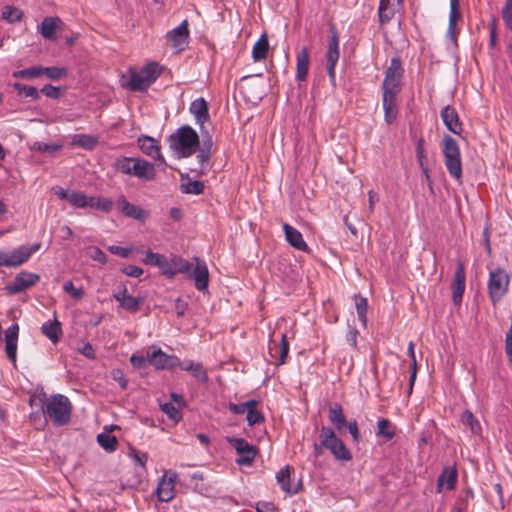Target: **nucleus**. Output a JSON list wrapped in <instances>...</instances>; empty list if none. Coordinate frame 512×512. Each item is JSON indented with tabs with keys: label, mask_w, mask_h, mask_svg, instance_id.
<instances>
[{
	"label": "nucleus",
	"mask_w": 512,
	"mask_h": 512,
	"mask_svg": "<svg viewBox=\"0 0 512 512\" xmlns=\"http://www.w3.org/2000/svg\"><path fill=\"white\" fill-rule=\"evenodd\" d=\"M246 413V419L250 426L264 422V415L256 409V406L249 407Z\"/></svg>",
	"instance_id": "obj_53"
},
{
	"label": "nucleus",
	"mask_w": 512,
	"mask_h": 512,
	"mask_svg": "<svg viewBox=\"0 0 512 512\" xmlns=\"http://www.w3.org/2000/svg\"><path fill=\"white\" fill-rule=\"evenodd\" d=\"M441 118L443 120L444 125L453 134L460 135L462 133V123L459 120L458 113L453 107L449 105L445 106L441 110Z\"/></svg>",
	"instance_id": "obj_21"
},
{
	"label": "nucleus",
	"mask_w": 512,
	"mask_h": 512,
	"mask_svg": "<svg viewBox=\"0 0 512 512\" xmlns=\"http://www.w3.org/2000/svg\"><path fill=\"white\" fill-rule=\"evenodd\" d=\"M121 86L131 91H147L151 86L135 67H129L127 72L120 78Z\"/></svg>",
	"instance_id": "obj_11"
},
{
	"label": "nucleus",
	"mask_w": 512,
	"mask_h": 512,
	"mask_svg": "<svg viewBox=\"0 0 512 512\" xmlns=\"http://www.w3.org/2000/svg\"><path fill=\"white\" fill-rule=\"evenodd\" d=\"M501 14L506 28L512 31V0H506Z\"/></svg>",
	"instance_id": "obj_55"
},
{
	"label": "nucleus",
	"mask_w": 512,
	"mask_h": 512,
	"mask_svg": "<svg viewBox=\"0 0 512 512\" xmlns=\"http://www.w3.org/2000/svg\"><path fill=\"white\" fill-rule=\"evenodd\" d=\"M65 30V25L59 17H45L40 25L38 32H56Z\"/></svg>",
	"instance_id": "obj_36"
},
{
	"label": "nucleus",
	"mask_w": 512,
	"mask_h": 512,
	"mask_svg": "<svg viewBox=\"0 0 512 512\" xmlns=\"http://www.w3.org/2000/svg\"><path fill=\"white\" fill-rule=\"evenodd\" d=\"M283 230L285 234V239L288 242L290 246L293 248L303 251V252H309V246L303 239L302 234L300 231H298L296 228L292 227L288 223L283 224Z\"/></svg>",
	"instance_id": "obj_22"
},
{
	"label": "nucleus",
	"mask_w": 512,
	"mask_h": 512,
	"mask_svg": "<svg viewBox=\"0 0 512 512\" xmlns=\"http://www.w3.org/2000/svg\"><path fill=\"white\" fill-rule=\"evenodd\" d=\"M43 75H46L51 80H58L67 76V70L63 67H43Z\"/></svg>",
	"instance_id": "obj_51"
},
{
	"label": "nucleus",
	"mask_w": 512,
	"mask_h": 512,
	"mask_svg": "<svg viewBox=\"0 0 512 512\" xmlns=\"http://www.w3.org/2000/svg\"><path fill=\"white\" fill-rule=\"evenodd\" d=\"M97 442L106 451L112 452L116 450L117 439L114 435L109 433H100L97 435Z\"/></svg>",
	"instance_id": "obj_43"
},
{
	"label": "nucleus",
	"mask_w": 512,
	"mask_h": 512,
	"mask_svg": "<svg viewBox=\"0 0 512 512\" xmlns=\"http://www.w3.org/2000/svg\"><path fill=\"white\" fill-rule=\"evenodd\" d=\"M62 148L60 144H48L37 141L34 143V149L42 153H54Z\"/></svg>",
	"instance_id": "obj_56"
},
{
	"label": "nucleus",
	"mask_w": 512,
	"mask_h": 512,
	"mask_svg": "<svg viewBox=\"0 0 512 512\" xmlns=\"http://www.w3.org/2000/svg\"><path fill=\"white\" fill-rule=\"evenodd\" d=\"M43 75L42 66H32L13 73L16 78L33 79Z\"/></svg>",
	"instance_id": "obj_45"
},
{
	"label": "nucleus",
	"mask_w": 512,
	"mask_h": 512,
	"mask_svg": "<svg viewBox=\"0 0 512 512\" xmlns=\"http://www.w3.org/2000/svg\"><path fill=\"white\" fill-rule=\"evenodd\" d=\"M143 262L147 265L159 267L163 275L167 278H173L171 261H169L166 256L148 251L145 254Z\"/></svg>",
	"instance_id": "obj_19"
},
{
	"label": "nucleus",
	"mask_w": 512,
	"mask_h": 512,
	"mask_svg": "<svg viewBox=\"0 0 512 512\" xmlns=\"http://www.w3.org/2000/svg\"><path fill=\"white\" fill-rule=\"evenodd\" d=\"M112 297L119 303V306L129 313H137L143 305L144 297H134L128 292L125 285L118 286Z\"/></svg>",
	"instance_id": "obj_10"
},
{
	"label": "nucleus",
	"mask_w": 512,
	"mask_h": 512,
	"mask_svg": "<svg viewBox=\"0 0 512 512\" xmlns=\"http://www.w3.org/2000/svg\"><path fill=\"white\" fill-rule=\"evenodd\" d=\"M69 203L74 208H86L90 204V196H87L81 191H71Z\"/></svg>",
	"instance_id": "obj_44"
},
{
	"label": "nucleus",
	"mask_w": 512,
	"mask_h": 512,
	"mask_svg": "<svg viewBox=\"0 0 512 512\" xmlns=\"http://www.w3.org/2000/svg\"><path fill=\"white\" fill-rule=\"evenodd\" d=\"M121 271L125 275L131 276V277H139L143 274V269L138 266H135V265H128L126 267H123L121 269Z\"/></svg>",
	"instance_id": "obj_62"
},
{
	"label": "nucleus",
	"mask_w": 512,
	"mask_h": 512,
	"mask_svg": "<svg viewBox=\"0 0 512 512\" xmlns=\"http://www.w3.org/2000/svg\"><path fill=\"white\" fill-rule=\"evenodd\" d=\"M352 436L354 442L359 443L361 440V434L358 428L357 421L355 419L347 422L346 426Z\"/></svg>",
	"instance_id": "obj_59"
},
{
	"label": "nucleus",
	"mask_w": 512,
	"mask_h": 512,
	"mask_svg": "<svg viewBox=\"0 0 512 512\" xmlns=\"http://www.w3.org/2000/svg\"><path fill=\"white\" fill-rule=\"evenodd\" d=\"M258 405V401L256 400H248L244 403H239V404H235V403H230L229 404V410L234 413V414H244L245 412H247V409L251 406H257Z\"/></svg>",
	"instance_id": "obj_54"
},
{
	"label": "nucleus",
	"mask_w": 512,
	"mask_h": 512,
	"mask_svg": "<svg viewBox=\"0 0 512 512\" xmlns=\"http://www.w3.org/2000/svg\"><path fill=\"white\" fill-rule=\"evenodd\" d=\"M269 41L267 34H261L260 38L254 44L252 49V58L255 62L266 59L269 51Z\"/></svg>",
	"instance_id": "obj_34"
},
{
	"label": "nucleus",
	"mask_w": 512,
	"mask_h": 512,
	"mask_svg": "<svg viewBox=\"0 0 512 512\" xmlns=\"http://www.w3.org/2000/svg\"><path fill=\"white\" fill-rule=\"evenodd\" d=\"M205 185L202 181L191 180L188 175H181V191L185 194L199 195L203 193Z\"/></svg>",
	"instance_id": "obj_33"
},
{
	"label": "nucleus",
	"mask_w": 512,
	"mask_h": 512,
	"mask_svg": "<svg viewBox=\"0 0 512 512\" xmlns=\"http://www.w3.org/2000/svg\"><path fill=\"white\" fill-rule=\"evenodd\" d=\"M137 142L139 148L144 154L165 163V159L160 152V146L154 138L142 135L138 138Z\"/></svg>",
	"instance_id": "obj_24"
},
{
	"label": "nucleus",
	"mask_w": 512,
	"mask_h": 512,
	"mask_svg": "<svg viewBox=\"0 0 512 512\" xmlns=\"http://www.w3.org/2000/svg\"><path fill=\"white\" fill-rule=\"evenodd\" d=\"M396 95L397 94L383 93L382 102L384 109V118L387 124H392L398 115Z\"/></svg>",
	"instance_id": "obj_28"
},
{
	"label": "nucleus",
	"mask_w": 512,
	"mask_h": 512,
	"mask_svg": "<svg viewBox=\"0 0 512 512\" xmlns=\"http://www.w3.org/2000/svg\"><path fill=\"white\" fill-rule=\"evenodd\" d=\"M112 379L116 381L122 389H125L128 385V380L126 379L124 373L120 369H114L111 372Z\"/></svg>",
	"instance_id": "obj_60"
},
{
	"label": "nucleus",
	"mask_w": 512,
	"mask_h": 512,
	"mask_svg": "<svg viewBox=\"0 0 512 512\" xmlns=\"http://www.w3.org/2000/svg\"><path fill=\"white\" fill-rule=\"evenodd\" d=\"M462 19L459 10V0H450L449 24L447 32H456L457 24Z\"/></svg>",
	"instance_id": "obj_38"
},
{
	"label": "nucleus",
	"mask_w": 512,
	"mask_h": 512,
	"mask_svg": "<svg viewBox=\"0 0 512 512\" xmlns=\"http://www.w3.org/2000/svg\"><path fill=\"white\" fill-rule=\"evenodd\" d=\"M289 354V342L287 335L283 333L281 335L280 343H276L272 339L269 340V355L272 359H274V364L276 366H281L286 362L287 356Z\"/></svg>",
	"instance_id": "obj_14"
},
{
	"label": "nucleus",
	"mask_w": 512,
	"mask_h": 512,
	"mask_svg": "<svg viewBox=\"0 0 512 512\" xmlns=\"http://www.w3.org/2000/svg\"><path fill=\"white\" fill-rule=\"evenodd\" d=\"M328 419L339 433H343L347 426V419L339 403H334L329 407Z\"/></svg>",
	"instance_id": "obj_25"
},
{
	"label": "nucleus",
	"mask_w": 512,
	"mask_h": 512,
	"mask_svg": "<svg viewBox=\"0 0 512 512\" xmlns=\"http://www.w3.org/2000/svg\"><path fill=\"white\" fill-rule=\"evenodd\" d=\"M117 208L128 218H132L138 221H145L149 214L146 210L140 206L134 205L124 197L120 196L116 202Z\"/></svg>",
	"instance_id": "obj_17"
},
{
	"label": "nucleus",
	"mask_w": 512,
	"mask_h": 512,
	"mask_svg": "<svg viewBox=\"0 0 512 512\" xmlns=\"http://www.w3.org/2000/svg\"><path fill=\"white\" fill-rule=\"evenodd\" d=\"M114 166L117 171L142 181H153L156 177L154 165L141 158L121 156L115 160Z\"/></svg>",
	"instance_id": "obj_5"
},
{
	"label": "nucleus",
	"mask_w": 512,
	"mask_h": 512,
	"mask_svg": "<svg viewBox=\"0 0 512 512\" xmlns=\"http://www.w3.org/2000/svg\"><path fill=\"white\" fill-rule=\"evenodd\" d=\"M376 435L378 437H383L386 441H390L395 436V426H393L389 419L380 418L377 422Z\"/></svg>",
	"instance_id": "obj_37"
},
{
	"label": "nucleus",
	"mask_w": 512,
	"mask_h": 512,
	"mask_svg": "<svg viewBox=\"0 0 512 512\" xmlns=\"http://www.w3.org/2000/svg\"><path fill=\"white\" fill-rule=\"evenodd\" d=\"M461 421L465 426L470 428L473 434L480 433L481 425L470 410H465L463 412L461 416Z\"/></svg>",
	"instance_id": "obj_42"
},
{
	"label": "nucleus",
	"mask_w": 512,
	"mask_h": 512,
	"mask_svg": "<svg viewBox=\"0 0 512 512\" xmlns=\"http://www.w3.org/2000/svg\"><path fill=\"white\" fill-rule=\"evenodd\" d=\"M19 325L13 323L5 332V353L7 358L13 363L17 359V343L19 337Z\"/></svg>",
	"instance_id": "obj_18"
},
{
	"label": "nucleus",
	"mask_w": 512,
	"mask_h": 512,
	"mask_svg": "<svg viewBox=\"0 0 512 512\" xmlns=\"http://www.w3.org/2000/svg\"><path fill=\"white\" fill-rule=\"evenodd\" d=\"M78 144L86 148H93L97 144V139L89 135H80Z\"/></svg>",
	"instance_id": "obj_64"
},
{
	"label": "nucleus",
	"mask_w": 512,
	"mask_h": 512,
	"mask_svg": "<svg viewBox=\"0 0 512 512\" xmlns=\"http://www.w3.org/2000/svg\"><path fill=\"white\" fill-rule=\"evenodd\" d=\"M315 457H320L324 449L330 451L335 459L343 462L350 461L352 454L344 442L337 436L334 429L329 426H322L319 433V442L313 445Z\"/></svg>",
	"instance_id": "obj_2"
},
{
	"label": "nucleus",
	"mask_w": 512,
	"mask_h": 512,
	"mask_svg": "<svg viewBox=\"0 0 512 512\" xmlns=\"http://www.w3.org/2000/svg\"><path fill=\"white\" fill-rule=\"evenodd\" d=\"M211 146H212V143H211V140L209 139L208 142H204V146L200 149V151L197 155V159L201 165V169H200V172L198 173V175H202L204 173L203 169L209 163V160L211 157Z\"/></svg>",
	"instance_id": "obj_46"
},
{
	"label": "nucleus",
	"mask_w": 512,
	"mask_h": 512,
	"mask_svg": "<svg viewBox=\"0 0 512 512\" xmlns=\"http://www.w3.org/2000/svg\"><path fill=\"white\" fill-rule=\"evenodd\" d=\"M164 369L172 370L179 367L182 370L183 362L175 355H167Z\"/></svg>",
	"instance_id": "obj_58"
},
{
	"label": "nucleus",
	"mask_w": 512,
	"mask_h": 512,
	"mask_svg": "<svg viewBox=\"0 0 512 512\" xmlns=\"http://www.w3.org/2000/svg\"><path fill=\"white\" fill-rule=\"evenodd\" d=\"M63 290L75 300H81L85 294L84 289L82 287L76 288L72 281H66Z\"/></svg>",
	"instance_id": "obj_52"
},
{
	"label": "nucleus",
	"mask_w": 512,
	"mask_h": 512,
	"mask_svg": "<svg viewBox=\"0 0 512 512\" xmlns=\"http://www.w3.org/2000/svg\"><path fill=\"white\" fill-rule=\"evenodd\" d=\"M309 50L307 47H302L296 56V79L298 81H305L309 70Z\"/></svg>",
	"instance_id": "obj_27"
},
{
	"label": "nucleus",
	"mask_w": 512,
	"mask_h": 512,
	"mask_svg": "<svg viewBox=\"0 0 512 512\" xmlns=\"http://www.w3.org/2000/svg\"><path fill=\"white\" fill-rule=\"evenodd\" d=\"M196 265L179 256H173L171 259L173 277L177 273L186 274L193 279L195 287L199 291L207 289L209 283V271L204 261L195 258Z\"/></svg>",
	"instance_id": "obj_3"
},
{
	"label": "nucleus",
	"mask_w": 512,
	"mask_h": 512,
	"mask_svg": "<svg viewBox=\"0 0 512 512\" xmlns=\"http://www.w3.org/2000/svg\"><path fill=\"white\" fill-rule=\"evenodd\" d=\"M165 38V43L176 53L185 50L189 43V34H166Z\"/></svg>",
	"instance_id": "obj_35"
},
{
	"label": "nucleus",
	"mask_w": 512,
	"mask_h": 512,
	"mask_svg": "<svg viewBox=\"0 0 512 512\" xmlns=\"http://www.w3.org/2000/svg\"><path fill=\"white\" fill-rule=\"evenodd\" d=\"M227 441L235 449L238 457L236 463L240 466H250L255 460L258 449L249 444L244 438L228 437Z\"/></svg>",
	"instance_id": "obj_9"
},
{
	"label": "nucleus",
	"mask_w": 512,
	"mask_h": 512,
	"mask_svg": "<svg viewBox=\"0 0 512 512\" xmlns=\"http://www.w3.org/2000/svg\"><path fill=\"white\" fill-rule=\"evenodd\" d=\"M169 145L179 158H188L196 152L200 140L192 127L184 125L170 135Z\"/></svg>",
	"instance_id": "obj_4"
},
{
	"label": "nucleus",
	"mask_w": 512,
	"mask_h": 512,
	"mask_svg": "<svg viewBox=\"0 0 512 512\" xmlns=\"http://www.w3.org/2000/svg\"><path fill=\"white\" fill-rule=\"evenodd\" d=\"M441 146L448 173L460 182L462 178V160L458 143L450 135H444Z\"/></svg>",
	"instance_id": "obj_6"
},
{
	"label": "nucleus",
	"mask_w": 512,
	"mask_h": 512,
	"mask_svg": "<svg viewBox=\"0 0 512 512\" xmlns=\"http://www.w3.org/2000/svg\"><path fill=\"white\" fill-rule=\"evenodd\" d=\"M457 483V470L453 467H445L437 480V492L441 493L445 487L447 490L455 489Z\"/></svg>",
	"instance_id": "obj_26"
},
{
	"label": "nucleus",
	"mask_w": 512,
	"mask_h": 512,
	"mask_svg": "<svg viewBox=\"0 0 512 512\" xmlns=\"http://www.w3.org/2000/svg\"><path fill=\"white\" fill-rule=\"evenodd\" d=\"M40 249V243L31 246H20L8 252L9 267H17L25 263L30 256Z\"/></svg>",
	"instance_id": "obj_16"
},
{
	"label": "nucleus",
	"mask_w": 512,
	"mask_h": 512,
	"mask_svg": "<svg viewBox=\"0 0 512 512\" xmlns=\"http://www.w3.org/2000/svg\"><path fill=\"white\" fill-rule=\"evenodd\" d=\"M41 332L54 344L58 343L62 337L61 323L54 315L53 321H47L42 324Z\"/></svg>",
	"instance_id": "obj_29"
},
{
	"label": "nucleus",
	"mask_w": 512,
	"mask_h": 512,
	"mask_svg": "<svg viewBox=\"0 0 512 512\" xmlns=\"http://www.w3.org/2000/svg\"><path fill=\"white\" fill-rule=\"evenodd\" d=\"M42 413L46 421H51L56 427L70 423L72 416V403L62 394H54L42 401Z\"/></svg>",
	"instance_id": "obj_1"
},
{
	"label": "nucleus",
	"mask_w": 512,
	"mask_h": 512,
	"mask_svg": "<svg viewBox=\"0 0 512 512\" xmlns=\"http://www.w3.org/2000/svg\"><path fill=\"white\" fill-rule=\"evenodd\" d=\"M168 354L163 352L161 348L147 352L148 363L158 370H164L165 360Z\"/></svg>",
	"instance_id": "obj_40"
},
{
	"label": "nucleus",
	"mask_w": 512,
	"mask_h": 512,
	"mask_svg": "<svg viewBox=\"0 0 512 512\" xmlns=\"http://www.w3.org/2000/svg\"><path fill=\"white\" fill-rule=\"evenodd\" d=\"M160 408L173 421L178 422L182 418L179 407L175 406L174 403L161 404Z\"/></svg>",
	"instance_id": "obj_50"
},
{
	"label": "nucleus",
	"mask_w": 512,
	"mask_h": 512,
	"mask_svg": "<svg viewBox=\"0 0 512 512\" xmlns=\"http://www.w3.org/2000/svg\"><path fill=\"white\" fill-rule=\"evenodd\" d=\"M14 88L18 91L19 94L24 95L25 97H29L34 100L39 98V91L33 86L22 83H15Z\"/></svg>",
	"instance_id": "obj_49"
},
{
	"label": "nucleus",
	"mask_w": 512,
	"mask_h": 512,
	"mask_svg": "<svg viewBox=\"0 0 512 512\" xmlns=\"http://www.w3.org/2000/svg\"><path fill=\"white\" fill-rule=\"evenodd\" d=\"M403 72L401 60L398 57H393L385 72L382 83L383 93L398 94L400 92V81Z\"/></svg>",
	"instance_id": "obj_8"
},
{
	"label": "nucleus",
	"mask_w": 512,
	"mask_h": 512,
	"mask_svg": "<svg viewBox=\"0 0 512 512\" xmlns=\"http://www.w3.org/2000/svg\"><path fill=\"white\" fill-rule=\"evenodd\" d=\"M340 51H339V38L338 34H332V37L329 40L327 51H326V62H327V71L331 84L335 86L336 83V73L335 67L339 60Z\"/></svg>",
	"instance_id": "obj_12"
},
{
	"label": "nucleus",
	"mask_w": 512,
	"mask_h": 512,
	"mask_svg": "<svg viewBox=\"0 0 512 512\" xmlns=\"http://www.w3.org/2000/svg\"><path fill=\"white\" fill-rule=\"evenodd\" d=\"M465 267L462 261H458L454 278L451 284L452 300L455 305H460L466 287Z\"/></svg>",
	"instance_id": "obj_13"
},
{
	"label": "nucleus",
	"mask_w": 512,
	"mask_h": 512,
	"mask_svg": "<svg viewBox=\"0 0 512 512\" xmlns=\"http://www.w3.org/2000/svg\"><path fill=\"white\" fill-rule=\"evenodd\" d=\"M174 480L172 478L166 479L164 476L158 483L156 495L161 502H169L174 498Z\"/></svg>",
	"instance_id": "obj_30"
},
{
	"label": "nucleus",
	"mask_w": 512,
	"mask_h": 512,
	"mask_svg": "<svg viewBox=\"0 0 512 512\" xmlns=\"http://www.w3.org/2000/svg\"><path fill=\"white\" fill-rule=\"evenodd\" d=\"M509 283L510 277L504 269L497 268L490 272L488 280V294L494 305L507 293Z\"/></svg>",
	"instance_id": "obj_7"
},
{
	"label": "nucleus",
	"mask_w": 512,
	"mask_h": 512,
	"mask_svg": "<svg viewBox=\"0 0 512 512\" xmlns=\"http://www.w3.org/2000/svg\"><path fill=\"white\" fill-rule=\"evenodd\" d=\"M41 92L49 98L57 99L60 96V89L51 84H46L41 89Z\"/></svg>",
	"instance_id": "obj_61"
},
{
	"label": "nucleus",
	"mask_w": 512,
	"mask_h": 512,
	"mask_svg": "<svg viewBox=\"0 0 512 512\" xmlns=\"http://www.w3.org/2000/svg\"><path fill=\"white\" fill-rule=\"evenodd\" d=\"M113 201L108 198L90 196L89 207L105 213H109L113 209Z\"/></svg>",
	"instance_id": "obj_41"
},
{
	"label": "nucleus",
	"mask_w": 512,
	"mask_h": 512,
	"mask_svg": "<svg viewBox=\"0 0 512 512\" xmlns=\"http://www.w3.org/2000/svg\"><path fill=\"white\" fill-rule=\"evenodd\" d=\"M355 306L359 320L361 321L363 326H366L368 308L367 299L364 297H355Z\"/></svg>",
	"instance_id": "obj_48"
},
{
	"label": "nucleus",
	"mask_w": 512,
	"mask_h": 512,
	"mask_svg": "<svg viewBox=\"0 0 512 512\" xmlns=\"http://www.w3.org/2000/svg\"><path fill=\"white\" fill-rule=\"evenodd\" d=\"M189 111L194 116L196 123L200 126L202 131L204 124L210 120L206 100L202 97L195 99L191 102Z\"/></svg>",
	"instance_id": "obj_20"
},
{
	"label": "nucleus",
	"mask_w": 512,
	"mask_h": 512,
	"mask_svg": "<svg viewBox=\"0 0 512 512\" xmlns=\"http://www.w3.org/2000/svg\"><path fill=\"white\" fill-rule=\"evenodd\" d=\"M290 474H291L290 466H285L277 473L276 479L283 491H285L287 493H291V492L296 493L297 489H293L290 485Z\"/></svg>",
	"instance_id": "obj_39"
},
{
	"label": "nucleus",
	"mask_w": 512,
	"mask_h": 512,
	"mask_svg": "<svg viewBox=\"0 0 512 512\" xmlns=\"http://www.w3.org/2000/svg\"><path fill=\"white\" fill-rule=\"evenodd\" d=\"M39 279L40 277L36 273L22 271L15 277L13 283L7 286V290L11 294L20 293L35 285Z\"/></svg>",
	"instance_id": "obj_15"
},
{
	"label": "nucleus",
	"mask_w": 512,
	"mask_h": 512,
	"mask_svg": "<svg viewBox=\"0 0 512 512\" xmlns=\"http://www.w3.org/2000/svg\"><path fill=\"white\" fill-rule=\"evenodd\" d=\"M183 371L189 372L194 378L201 383H206L209 380L207 371L200 362H194L192 360L183 361Z\"/></svg>",
	"instance_id": "obj_31"
},
{
	"label": "nucleus",
	"mask_w": 512,
	"mask_h": 512,
	"mask_svg": "<svg viewBox=\"0 0 512 512\" xmlns=\"http://www.w3.org/2000/svg\"><path fill=\"white\" fill-rule=\"evenodd\" d=\"M89 257L92 260L97 261L101 264H105L107 262V257L105 253L98 247L90 248Z\"/></svg>",
	"instance_id": "obj_57"
},
{
	"label": "nucleus",
	"mask_w": 512,
	"mask_h": 512,
	"mask_svg": "<svg viewBox=\"0 0 512 512\" xmlns=\"http://www.w3.org/2000/svg\"><path fill=\"white\" fill-rule=\"evenodd\" d=\"M22 16L23 12L19 8L9 5L3 8L2 18L9 23L20 21Z\"/></svg>",
	"instance_id": "obj_47"
},
{
	"label": "nucleus",
	"mask_w": 512,
	"mask_h": 512,
	"mask_svg": "<svg viewBox=\"0 0 512 512\" xmlns=\"http://www.w3.org/2000/svg\"><path fill=\"white\" fill-rule=\"evenodd\" d=\"M130 363L135 368H138V369L143 368L146 365V363H148L147 355L143 356V355L133 354L130 357Z\"/></svg>",
	"instance_id": "obj_63"
},
{
	"label": "nucleus",
	"mask_w": 512,
	"mask_h": 512,
	"mask_svg": "<svg viewBox=\"0 0 512 512\" xmlns=\"http://www.w3.org/2000/svg\"><path fill=\"white\" fill-rule=\"evenodd\" d=\"M403 0H380L379 21L381 24L389 22L402 7Z\"/></svg>",
	"instance_id": "obj_23"
},
{
	"label": "nucleus",
	"mask_w": 512,
	"mask_h": 512,
	"mask_svg": "<svg viewBox=\"0 0 512 512\" xmlns=\"http://www.w3.org/2000/svg\"><path fill=\"white\" fill-rule=\"evenodd\" d=\"M164 71V66L160 65L156 61H150L146 63L139 73H141L142 76L146 78L147 81H149L150 85H152L162 74Z\"/></svg>",
	"instance_id": "obj_32"
}]
</instances>
